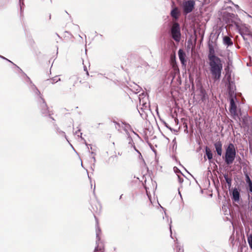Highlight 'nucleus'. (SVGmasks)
<instances>
[{
  "instance_id": "nucleus-1",
  "label": "nucleus",
  "mask_w": 252,
  "mask_h": 252,
  "mask_svg": "<svg viewBox=\"0 0 252 252\" xmlns=\"http://www.w3.org/2000/svg\"><path fill=\"white\" fill-rule=\"evenodd\" d=\"M209 53L208 58L209 60V69L213 79L215 81L220 80L223 65L220 59L215 54L214 46L210 42L208 44Z\"/></svg>"
},
{
  "instance_id": "nucleus-2",
  "label": "nucleus",
  "mask_w": 252,
  "mask_h": 252,
  "mask_svg": "<svg viewBox=\"0 0 252 252\" xmlns=\"http://www.w3.org/2000/svg\"><path fill=\"white\" fill-rule=\"evenodd\" d=\"M222 18L228 26L232 27L234 25L238 31H240V22L241 20L237 14L225 12L223 13Z\"/></svg>"
},
{
  "instance_id": "nucleus-3",
  "label": "nucleus",
  "mask_w": 252,
  "mask_h": 252,
  "mask_svg": "<svg viewBox=\"0 0 252 252\" xmlns=\"http://www.w3.org/2000/svg\"><path fill=\"white\" fill-rule=\"evenodd\" d=\"M236 152L234 145L233 143L228 144L225 149L224 157L223 158L227 165L232 164L236 157Z\"/></svg>"
},
{
  "instance_id": "nucleus-4",
  "label": "nucleus",
  "mask_w": 252,
  "mask_h": 252,
  "mask_svg": "<svg viewBox=\"0 0 252 252\" xmlns=\"http://www.w3.org/2000/svg\"><path fill=\"white\" fill-rule=\"evenodd\" d=\"M37 101L38 107L42 115L44 117L49 116L50 119L55 121V119L51 116V114L49 113L48 106L43 97H40V98L37 99Z\"/></svg>"
},
{
  "instance_id": "nucleus-5",
  "label": "nucleus",
  "mask_w": 252,
  "mask_h": 252,
  "mask_svg": "<svg viewBox=\"0 0 252 252\" xmlns=\"http://www.w3.org/2000/svg\"><path fill=\"white\" fill-rule=\"evenodd\" d=\"M169 33L170 36L176 42H179L181 40V33L180 25L178 23H175L171 28Z\"/></svg>"
},
{
  "instance_id": "nucleus-6",
  "label": "nucleus",
  "mask_w": 252,
  "mask_h": 252,
  "mask_svg": "<svg viewBox=\"0 0 252 252\" xmlns=\"http://www.w3.org/2000/svg\"><path fill=\"white\" fill-rule=\"evenodd\" d=\"M195 1L194 0H184L182 4L183 13L188 14L191 12L195 8Z\"/></svg>"
},
{
  "instance_id": "nucleus-7",
  "label": "nucleus",
  "mask_w": 252,
  "mask_h": 252,
  "mask_svg": "<svg viewBox=\"0 0 252 252\" xmlns=\"http://www.w3.org/2000/svg\"><path fill=\"white\" fill-rule=\"evenodd\" d=\"M121 122L122 124L124 125L123 126H122V127L126 135V139L128 141V144H132L133 141L132 138L130 135L128 130L130 131H133V129L128 123L125 121H121Z\"/></svg>"
},
{
  "instance_id": "nucleus-8",
  "label": "nucleus",
  "mask_w": 252,
  "mask_h": 252,
  "mask_svg": "<svg viewBox=\"0 0 252 252\" xmlns=\"http://www.w3.org/2000/svg\"><path fill=\"white\" fill-rule=\"evenodd\" d=\"M228 85H227V92L229 96V98L235 97V83L231 80L230 78H228Z\"/></svg>"
},
{
  "instance_id": "nucleus-9",
  "label": "nucleus",
  "mask_w": 252,
  "mask_h": 252,
  "mask_svg": "<svg viewBox=\"0 0 252 252\" xmlns=\"http://www.w3.org/2000/svg\"><path fill=\"white\" fill-rule=\"evenodd\" d=\"M28 79L29 80L30 82V90L34 94V95L36 98V99H38L40 98V97H42L40 92L38 89V88L36 87V86L32 82L30 78L27 76Z\"/></svg>"
},
{
  "instance_id": "nucleus-10",
  "label": "nucleus",
  "mask_w": 252,
  "mask_h": 252,
  "mask_svg": "<svg viewBox=\"0 0 252 252\" xmlns=\"http://www.w3.org/2000/svg\"><path fill=\"white\" fill-rule=\"evenodd\" d=\"M95 218V220H96V218L95 217H94ZM96 229H95V232H96V244L97 246L95 247L94 252H103L102 250L101 249H98V245L97 244V242L99 241L100 240V237H99V234L101 232L100 228L98 226V222L97 220H96Z\"/></svg>"
},
{
  "instance_id": "nucleus-11",
  "label": "nucleus",
  "mask_w": 252,
  "mask_h": 252,
  "mask_svg": "<svg viewBox=\"0 0 252 252\" xmlns=\"http://www.w3.org/2000/svg\"><path fill=\"white\" fill-rule=\"evenodd\" d=\"M231 199L233 202L238 203L240 201L241 195H240V189L234 188L232 189L231 193Z\"/></svg>"
},
{
  "instance_id": "nucleus-12",
  "label": "nucleus",
  "mask_w": 252,
  "mask_h": 252,
  "mask_svg": "<svg viewBox=\"0 0 252 252\" xmlns=\"http://www.w3.org/2000/svg\"><path fill=\"white\" fill-rule=\"evenodd\" d=\"M178 56L181 63L183 66H186L187 61L186 60V54L183 50L180 49L178 51Z\"/></svg>"
},
{
  "instance_id": "nucleus-13",
  "label": "nucleus",
  "mask_w": 252,
  "mask_h": 252,
  "mask_svg": "<svg viewBox=\"0 0 252 252\" xmlns=\"http://www.w3.org/2000/svg\"><path fill=\"white\" fill-rule=\"evenodd\" d=\"M199 91V95L200 97V99L202 102H205L207 97V94L205 90L203 88V86L200 85L198 88Z\"/></svg>"
},
{
  "instance_id": "nucleus-14",
  "label": "nucleus",
  "mask_w": 252,
  "mask_h": 252,
  "mask_svg": "<svg viewBox=\"0 0 252 252\" xmlns=\"http://www.w3.org/2000/svg\"><path fill=\"white\" fill-rule=\"evenodd\" d=\"M235 97L229 98L230 107L229 111L230 113L234 115L237 113V106L235 104L234 99Z\"/></svg>"
},
{
  "instance_id": "nucleus-15",
  "label": "nucleus",
  "mask_w": 252,
  "mask_h": 252,
  "mask_svg": "<svg viewBox=\"0 0 252 252\" xmlns=\"http://www.w3.org/2000/svg\"><path fill=\"white\" fill-rule=\"evenodd\" d=\"M222 143L220 141H218L214 143V147L215 148L216 151L217 155L219 156H221L222 155Z\"/></svg>"
},
{
  "instance_id": "nucleus-16",
  "label": "nucleus",
  "mask_w": 252,
  "mask_h": 252,
  "mask_svg": "<svg viewBox=\"0 0 252 252\" xmlns=\"http://www.w3.org/2000/svg\"><path fill=\"white\" fill-rule=\"evenodd\" d=\"M53 126L56 132L59 135L64 137L67 141H68L65 132L61 130L56 124L54 123Z\"/></svg>"
},
{
  "instance_id": "nucleus-17",
  "label": "nucleus",
  "mask_w": 252,
  "mask_h": 252,
  "mask_svg": "<svg viewBox=\"0 0 252 252\" xmlns=\"http://www.w3.org/2000/svg\"><path fill=\"white\" fill-rule=\"evenodd\" d=\"M223 43L227 47L231 46L233 44L232 39L229 36L226 35L223 37Z\"/></svg>"
},
{
  "instance_id": "nucleus-18",
  "label": "nucleus",
  "mask_w": 252,
  "mask_h": 252,
  "mask_svg": "<svg viewBox=\"0 0 252 252\" xmlns=\"http://www.w3.org/2000/svg\"><path fill=\"white\" fill-rule=\"evenodd\" d=\"M170 15L173 18L175 19H178L180 15V12L179 11L178 8L177 7H175L174 8H173L170 12Z\"/></svg>"
},
{
  "instance_id": "nucleus-19",
  "label": "nucleus",
  "mask_w": 252,
  "mask_h": 252,
  "mask_svg": "<svg viewBox=\"0 0 252 252\" xmlns=\"http://www.w3.org/2000/svg\"><path fill=\"white\" fill-rule=\"evenodd\" d=\"M205 150V154L207 157L208 160L210 161V162H211V160L213 158V154L211 149L208 147L206 146Z\"/></svg>"
},
{
  "instance_id": "nucleus-20",
  "label": "nucleus",
  "mask_w": 252,
  "mask_h": 252,
  "mask_svg": "<svg viewBox=\"0 0 252 252\" xmlns=\"http://www.w3.org/2000/svg\"><path fill=\"white\" fill-rule=\"evenodd\" d=\"M58 76H55L54 77H53L51 79H47L45 80V82L46 84H54V83L58 82V81H61L60 78H58Z\"/></svg>"
},
{
  "instance_id": "nucleus-21",
  "label": "nucleus",
  "mask_w": 252,
  "mask_h": 252,
  "mask_svg": "<svg viewBox=\"0 0 252 252\" xmlns=\"http://www.w3.org/2000/svg\"><path fill=\"white\" fill-rule=\"evenodd\" d=\"M142 95H145L144 94H142V95H140V96L139 97L140 105H142V106H143V107L141 108V109L142 110L144 109H146L148 106V104L147 102L144 101V98H141V96Z\"/></svg>"
},
{
  "instance_id": "nucleus-22",
  "label": "nucleus",
  "mask_w": 252,
  "mask_h": 252,
  "mask_svg": "<svg viewBox=\"0 0 252 252\" xmlns=\"http://www.w3.org/2000/svg\"><path fill=\"white\" fill-rule=\"evenodd\" d=\"M79 78L77 75H72L69 78V80L73 83V86H75L78 81Z\"/></svg>"
},
{
  "instance_id": "nucleus-23",
  "label": "nucleus",
  "mask_w": 252,
  "mask_h": 252,
  "mask_svg": "<svg viewBox=\"0 0 252 252\" xmlns=\"http://www.w3.org/2000/svg\"><path fill=\"white\" fill-rule=\"evenodd\" d=\"M247 240L250 248L252 250V233L250 235L248 236Z\"/></svg>"
},
{
  "instance_id": "nucleus-24",
  "label": "nucleus",
  "mask_w": 252,
  "mask_h": 252,
  "mask_svg": "<svg viewBox=\"0 0 252 252\" xmlns=\"http://www.w3.org/2000/svg\"><path fill=\"white\" fill-rule=\"evenodd\" d=\"M246 182L247 184H251L252 183V180L248 173H245Z\"/></svg>"
},
{
  "instance_id": "nucleus-25",
  "label": "nucleus",
  "mask_w": 252,
  "mask_h": 252,
  "mask_svg": "<svg viewBox=\"0 0 252 252\" xmlns=\"http://www.w3.org/2000/svg\"><path fill=\"white\" fill-rule=\"evenodd\" d=\"M224 179L226 182V183H228L229 182H232V179L230 177H228L227 174H224Z\"/></svg>"
},
{
  "instance_id": "nucleus-26",
  "label": "nucleus",
  "mask_w": 252,
  "mask_h": 252,
  "mask_svg": "<svg viewBox=\"0 0 252 252\" xmlns=\"http://www.w3.org/2000/svg\"><path fill=\"white\" fill-rule=\"evenodd\" d=\"M173 169L175 173H176L177 176L178 175H179L178 174H180L181 175L184 176L183 174L181 172V171L180 170V169H179L177 167L175 166Z\"/></svg>"
},
{
  "instance_id": "nucleus-27",
  "label": "nucleus",
  "mask_w": 252,
  "mask_h": 252,
  "mask_svg": "<svg viewBox=\"0 0 252 252\" xmlns=\"http://www.w3.org/2000/svg\"><path fill=\"white\" fill-rule=\"evenodd\" d=\"M19 2L20 7L21 13H22L23 11V8H24V6L25 5L24 3V0H19Z\"/></svg>"
},
{
  "instance_id": "nucleus-28",
  "label": "nucleus",
  "mask_w": 252,
  "mask_h": 252,
  "mask_svg": "<svg viewBox=\"0 0 252 252\" xmlns=\"http://www.w3.org/2000/svg\"><path fill=\"white\" fill-rule=\"evenodd\" d=\"M129 145H130L131 146V147H132L134 150L137 153H138L140 156H141V154L140 153V152L136 149L135 145H134V142H133L132 144H128Z\"/></svg>"
},
{
  "instance_id": "nucleus-29",
  "label": "nucleus",
  "mask_w": 252,
  "mask_h": 252,
  "mask_svg": "<svg viewBox=\"0 0 252 252\" xmlns=\"http://www.w3.org/2000/svg\"><path fill=\"white\" fill-rule=\"evenodd\" d=\"M176 251L177 252H184L183 248L181 246L177 245L176 248Z\"/></svg>"
},
{
  "instance_id": "nucleus-30",
  "label": "nucleus",
  "mask_w": 252,
  "mask_h": 252,
  "mask_svg": "<svg viewBox=\"0 0 252 252\" xmlns=\"http://www.w3.org/2000/svg\"><path fill=\"white\" fill-rule=\"evenodd\" d=\"M11 63H12L13 65H14L18 69V70H19V71L21 73H22L24 75H25L26 77L28 76L23 71V70L19 67L17 65H16L15 64H14L13 62Z\"/></svg>"
},
{
  "instance_id": "nucleus-31",
  "label": "nucleus",
  "mask_w": 252,
  "mask_h": 252,
  "mask_svg": "<svg viewBox=\"0 0 252 252\" xmlns=\"http://www.w3.org/2000/svg\"><path fill=\"white\" fill-rule=\"evenodd\" d=\"M239 34L242 36L243 39L245 41L247 40L248 39L245 37V34L241 31V29H240V31H238Z\"/></svg>"
},
{
  "instance_id": "nucleus-32",
  "label": "nucleus",
  "mask_w": 252,
  "mask_h": 252,
  "mask_svg": "<svg viewBox=\"0 0 252 252\" xmlns=\"http://www.w3.org/2000/svg\"><path fill=\"white\" fill-rule=\"evenodd\" d=\"M162 122L165 126H166L167 128L170 129L171 131L172 130V128L170 126H169V125L165 121H162Z\"/></svg>"
},
{
  "instance_id": "nucleus-33",
  "label": "nucleus",
  "mask_w": 252,
  "mask_h": 252,
  "mask_svg": "<svg viewBox=\"0 0 252 252\" xmlns=\"http://www.w3.org/2000/svg\"><path fill=\"white\" fill-rule=\"evenodd\" d=\"M181 176V175H178V181L180 184H182L184 181V179Z\"/></svg>"
},
{
  "instance_id": "nucleus-34",
  "label": "nucleus",
  "mask_w": 252,
  "mask_h": 252,
  "mask_svg": "<svg viewBox=\"0 0 252 252\" xmlns=\"http://www.w3.org/2000/svg\"><path fill=\"white\" fill-rule=\"evenodd\" d=\"M249 187V190L250 192H252V183L251 184H248Z\"/></svg>"
},
{
  "instance_id": "nucleus-35",
  "label": "nucleus",
  "mask_w": 252,
  "mask_h": 252,
  "mask_svg": "<svg viewBox=\"0 0 252 252\" xmlns=\"http://www.w3.org/2000/svg\"><path fill=\"white\" fill-rule=\"evenodd\" d=\"M0 58L1 59H3V60H6V61H7L8 62H10V63H12V62H11V61H10V60H9L8 59H6V58H5L4 57H3V56H2L0 55Z\"/></svg>"
},
{
  "instance_id": "nucleus-36",
  "label": "nucleus",
  "mask_w": 252,
  "mask_h": 252,
  "mask_svg": "<svg viewBox=\"0 0 252 252\" xmlns=\"http://www.w3.org/2000/svg\"><path fill=\"white\" fill-rule=\"evenodd\" d=\"M114 123L115 124L116 126H117L118 127H121L120 124L119 122L114 121Z\"/></svg>"
},
{
  "instance_id": "nucleus-37",
  "label": "nucleus",
  "mask_w": 252,
  "mask_h": 252,
  "mask_svg": "<svg viewBox=\"0 0 252 252\" xmlns=\"http://www.w3.org/2000/svg\"><path fill=\"white\" fill-rule=\"evenodd\" d=\"M234 6L236 7V8L238 10H240V7L238 5V4H234Z\"/></svg>"
},
{
  "instance_id": "nucleus-38",
  "label": "nucleus",
  "mask_w": 252,
  "mask_h": 252,
  "mask_svg": "<svg viewBox=\"0 0 252 252\" xmlns=\"http://www.w3.org/2000/svg\"><path fill=\"white\" fill-rule=\"evenodd\" d=\"M131 131L132 132L134 133V134L138 138H139V139H141V138L139 136V135L136 132L134 131L133 130V131Z\"/></svg>"
},
{
  "instance_id": "nucleus-39",
  "label": "nucleus",
  "mask_w": 252,
  "mask_h": 252,
  "mask_svg": "<svg viewBox=\"0 0 252 252\" xmlns=\"http://www.w3.org/2000/svg\"><path fill=\"white\" fill-rule=\"evenodd\" d=\"M171 220L170 221V227H169V228H170V233H171V234H170V236H171V237L172 238H172V230H171Z\"/></svg>"
},
{
  "instance_id": "nucleus-40",
  "label": "nucleus",
  "mask_w": 252,
  "mask_h": 252,
  "mask_svg": "<svg viewBox=\"0 0 252 252\" xmlns=\"http://www.w3.org/2000/svg\"><path fill=\"white\" fill-rule=\"evenodd\" d=\"M95 167V162L93 163L92 165H91V169L94 170V169Z\"/></svg>"
},
{
  "instance_id": "nucleus-41",
  "label": "nucleus",
  "mask_w": 252,
  "mask_h": 252,
  "mask_svg": "<svg viewBox=\"0 0 252 252\" xmlns=\"http://www.w3.org/2000/svg\"><path fill=\"white\" fill-rule=\"evenodd\" d=\"M84 69L85 71H87V74L88 75H89V72L87 71V67L86 66H84Z\"/></svg>"
},
{
  "instance_id": "nucleus-42",
  "label": "nucleus",
  "mask_w": 252,
  "mask_h": 252,
  "mask_svg": "<svg viewBox=\"0 0 252 252\" xmlns=\"http://www.w3.org/2000/svg\"><path fill=\"white\" fill-rule=\"evenodd\" d=\"M231 183H232V182H229L228 183H227L229 189L231 186Z\"/></svg>"
},
{
  "instance_id": "nucleus-43",
  "label": "nucleus",
  "mask_w": 252,
  "mask_h": 252,
  "mask_svg": "<svg viewBox=\"0 0 252 252\" xmlns=\"http://www.w3.org/2000/svg\"><path fill=\"white\" fill-rule=\"evenodd\" d=\"M92 208H93V211H95V212H97L98 211L99 212H100V209L99 210H98L97 208H96V210H95L94 209V208L92 206Z\"/></svg>"
},
{
  "instance_id": "nucleus-44",
  "label": "nucleus",
  "mask_w": 252,
  "mask_h": 252,
  "mask_svg": "<svg viewBox=\"0 0 252 252\" xmlns=\"http://www.w3.org/2000/svg\"><path fill=\"white\" fill-rule=\"evenodd\" d=\"M136 90L137 91L139 92L141 90V88L138 86Z\"/></svg>"
},
{
  "instance_id": "nucleus-45",
  "label": "nucleus",
  "mask_w": 252,
  "mask_h": 252,
  "mask_svg": "<svg viewBox=\"0 0 252 252\" xmlns=\"http://www.w3.org/2000/svg\"><path fill=\"white\" fill-rule=\"evenodd\" d=\"M92 158H93V159L94 163V162H95L96 160H95V157H92Z\"/></svg>"
},
{
  "instance_id": "nucleus-46",
  "label": "nucleus",
  "mask_w": 252,
  "mask_h": 252,
  "mask_svg": "<svg viewBox=\"0 0 252 252\" xmlns=\"http://www.w3.org/2000/svg\"><path fill=\"white\" fill-rule=\"evenodd\" d=\"M81 129H79L77 131H76L75 133H74V134H77V133H78V132L79 131H80Z\"/></svg>"
},
{
  "instance_id": "nucleus-47",
  "label": "nucleus",
  "mask_w": 252,
  "mask_h": 252,
  "mask_svg": "<svg viewBox=\"0 0 252 252\" xmlns=\"http://www.w3.org/2000/svg\"><path fill=\"white\" fill-rule=\"evenodd\" d=\"M247 35L251 36L252 38V33H248Z\"/></svg>"
},
{
  "instance_id": "nucleus-48",
  "label": "nucleus",
  "mask_w": 252,
  "mask_h": 252,
  "mask_svg": "<svg viewBox=\"0 0 252 252\" xmlns=\"http://www.w3.org/2000/svg\"><path fill=\"white\" fill-rule=\"evenodd\" d=\"M229 3H231L232 4H234V3L230 0L229 1Z\"/></svg>"
},
{
  "instance_id": "nucleus-49",
  "label": "nucleus",
  "mask_w": 252,
  "mask_h": 252,
  "mask_svg": "<svg viewBox=\"0 0 252 252\" xmlns=\"http://www.w3.org/2000/svg\"><path fill=\"white\" fill-rule=\"evenodd\" d=\"M146 192H147V194L148 196V197H149V199H150V197H149V196L148 195V191L147 190H146Z\"/></svg>"
},
{
  "instance_id": "nucleus-50",
  "label": "nucleus",
  "mask_w": 252,
  "mask_h": 252,
  "mask_svg": "<svg viewBox=\"0 0 252 252\" xmlns=\"http://www.w3.org/2000/svg\"><path fill=\"white\" fill-rule=\"evenodd\" d=\"M138 111H139V113H140V115L142 116V114L141 113V112L139 110H138Z\"/></svg>"
},
{
  "instance_id": "nucleus-51",
  "label": "nucleus",
  "mask_w": 252,
  "mask_h": 252,
  "mask_svg": "<svg viewBox=\"0 0 252 252\" xmlns=\"http://www.w3.org/2000/svg\"><path fill=\"white\" fill-rule=\"evenodd\" d=\"M156 111L157 112V114H158V108H157V109H156Z\"/></svg>"
},
{
  "instance_id": "nucleus-52",
  "label": "nucleus",
  "mask_w": 252,
  "mask_h": 252,
  "mask_svg": "<svg viewBox=\"0 0 252 252\" xmlns=\"http://www.w3.org/2000/svg\"><path fill=\"white\" fill-rule=\"evenodd\" d=\"M76 27L78 28V29H79V26L77 25H76Z\"/></svg>"
},
{
  "instance_id": "nucleus-53",
  "label": "nucleus",
  "mask_w": 252,
  "mask_h": 252,
  "mask_svg": "<svg viewBox=\"0 0 252 252\" xmlns=\"http://www.w3.org/2000/svg\"><path fill=\"white\" fill-rule=\"evenodd\" d=\"M122 195H123V194H122V195L120 196V198H119V199H121L122 198Z\"/></svg>"
},
{
  "instance_id": "nucleus-54",
  "label": "nucleus",
  "mask_w": 252,
  "mask_h": 252,
  "mask_svg": "<svg viewBox=\"0 0 252 252\" xmlns=\"http://www.w3.org/2000/svg\"><path fill=\"white\" fill-rule=\"evenodd\" d=\"M82 133H80V137H81V138H82Z\"/></svg>"
},
{
  "instance_id": "nucleus-55",
  "label": "nucleus",
  "mask_w": 252,
  "mask_h": 252,
  "mask_svg": "<svg viewBox=\"0 0 252 252\" xmlns=\"http://www.w3.org/2000/svg\"><path fill=\"white\" fill-rule=\"evenodd\" d=\"M51 14L49 15V19H51Z\"/></svg>"
},
{
  "instance_id": "nucleus-56",
  "label": "nucleus",
  "mask_w": 252,
  "mask_h": 252,
  "mask_svg": "<svg viewBox=\"0 0 252 252\" xmlns=\"http://www.w3.org/2000/svg\"><path fill=\"white\" fill-rule=\"evenodd\" d=\"M179 193L180 195L181 196V193H180L179 190Z\"/></svg>"
},
{
  "instance_id": "nucleus-57",
  "label": "nucleus",
  "mask_w": 252,
  "mask_h": 252,
  "mask_svg": "<svg viewBox=\"0 0 252 252\" xmlns=\"http://www.w3.org/2000/svg\"><path fill=\"white\" fill-rule=\"evenodd\" d=\"M27 78H28L27 77ZM27 80H28V82L30 83L29 80L28 79H27Z\"/></svg>"
},
{
  "instance_id": "nucleus-58",
  "label": "nucleus",
  "mask_w": 252,
  "mask_h": 252,
  "mask_svg": "<svg viewBox=\"0 0 252 252\" xmlns=\"http://www.w3.org/2000/svg\"><path fill=\"white\" fill-rule=\"evenodd\" d=\"M91 153L92 154H94V153L93 152H92Z\"/></svg>"
},
{
  "instance_id": "nucleus-59",
  "label": "nucleus",
  "mask_w": 252,
  "mask_h": 252,
  "mask_svg": "<svg viewBox=\"0 0 252 252\" xmlns=\"http://www.w3.org/2000/svg\"><path fill=\"white\" fill-rule=\"evenodd\" d=\"M85 144H86L87 146H88V144H87L86 142H85Z\"/></svg>"
},
{
  "instance_id": "nucleus-60",
  "label": "nucleus",
  "mask_w": 252,
  "mask_h": 252,
  "mask_svg": "<svg viewBox=\"0 0 252 252\" xmlns=\"http://www.w3.org/2000/svg\"><path fill=\"white\" fill-rule=\"evenodd\" d=\"M99 36H100V37H102V35L101 34H99Z\"/></svg>"
},
{
  "instance_id": "nucleus-61",
  "label": "nucleus",
  "mask_w": 252,
  "mask_h": 252,
  "mask_svg": "<svg viewBox=\"0 0 252 252\" xmlns=\"http://www.w3.org/2000/svg\"><path fill=\"white\" fill-rule=\"evenodd\" d=\"M118 130L119 131V132H121L120 129H118Z\"/></svg>"
},
{
  "instance_id": "nucleus-62",
  "label": "nucleus",
  "mask_w": 252,
  "mask_h": 252,
  "mask_svg": "<svg viewBox=\"0 0 252 252\" xmlns=\"http://www.w3.org/2000/svg\"><path fill=\"white\" fill-rule=\"evenodd\" d=\"M79 37H80V38H82V37L81 36V35H79Z\"/></svg>"
},
{
  "instance_id": "nucleus-63",
  "label": "nucleus",
  "mask_w": 252,
  "mask_h": 252,
  "mask_svg": "<svg viewBox=\"0 0 252 252\" xmlns=\"http://www.w3.org/2000/svg\"><path fill=\"white\" fill-rule=\"evenodd\" d=\"M85 52H86V53H87V49H85Z\"/></svg>"
},
{
  "instance_id": "nucleus-64",
  "label": "nucleus",
  "mask_w": 252,
  "mask_h": 252,
  "mask_svg": "<svg viewBox=\"0 0 252 252\" xmlns=\"http://www.w3.org/2000/svg\"><path fill=\"white\" fill-rule=\"evenodd\" d=\"M143 112V109L142 110H141V112Z\"/></svg>"
}]
</instances>
